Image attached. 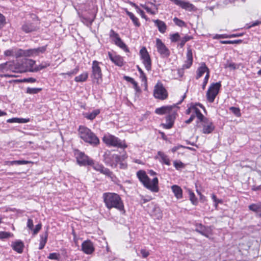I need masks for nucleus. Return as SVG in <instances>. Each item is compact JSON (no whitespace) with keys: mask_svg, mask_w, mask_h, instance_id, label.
Here are the masks:
<instances>
[{"mask_svg":"<svg viewBox=\"0 0 261 261\" xmlns=\"http://www.w3.org/2000/svg\"><path fill=\"white\" fill-rule=\"evenodd\" d=\"M102 197L108 209L115 208L120 211L124 210L123 201L118 194L115 193H104Z\"/></svg>","mask_w":261,"mask_h":261,"instance_id":"nucleus-1","label":"nucleus"},{"mask_svg":"<svg viewBox=\"0 0 261 261\" xmlns=\"http://www.w3.org/2000/svg\"><path fill=\"white\" fill-rule=\"evenodd\" d=\"M137 176L140 182L147 189L153 192H158L159 190L158 186L159 180L157 177H154L150 181V178L143 170H139L137 173Z\"/></svg>","mask_w":261,"mask_h":261,"instance_id":"nucleus-2","label":"nucleus"},{"mask_svg":"<svg viewBox=\"0 0 261 261\" xmlns=\"http://www.w3.org/2000/svg\"><path fill=\"white\" fill-rule=\"evenodd\" d=\"M80 137L85 142L91 146H97L99 144V140L96 135L90 129L84 126H80L79 128Z\"/></svg>","mask_w":261,"mask_h":261,"instance_id":"nucleus-3","label":"nucleus"},{"mask_svg":"<svg viewBox=\"0 0 261 261\" xmlns=\"http://www.w3.org/2000/svg\"><path fill=\"white\" fill-rule=\"evenodd\" d=\"M102 141L108 146L123 149L127 147V145L124 140H121L115 136L109 134L103 136Z\"/></svg>","mask_w":261,"mask_h":261,"instance_id":"nucleus-4","label":"nucleus"},{"mask_svg":"<svg viewBox=\"0 0 261 261\" xmlns=\"http://www.w3.org/2000/svg\"><path fill=\"white\" fill-rule=\"evenodd\" d=\"M221 87V82L213 83L209 87L206 94L207 100L209 102L212 103L214 101L216 97L219 93Z\"/></svg>","mask_w":261,"mask_h":261,"instance_id":"nucleus-5","label":"nucleus"},{"mask_svg":"<svg viewBox=\"0 0 261 261\" xmlns=\"http://www.w3.org/2000/svg\"><path fill=\"white\" fill-rule=\"evenodd\" d=\"M100 64H101V62H98L94 60L92 62V74L91 75V78L96 83L99 84L102 81V74Z\"/></svg>","mask_w":261,"mask_h":261,"instance_id":"nucleus-6","label":"nucleus"},{"mask_svg":"<svg viewBox=\"0 0 261 261\" xmlns=\"http://www.w3.org/2000/svg\"><path fill=\"white\" fill-rule=\"evenodd\" d=\"M140 55L142 62L147 70L151 69V61L150 56L145 47H142L140 50Z\"/></svg>","mask_w":261,"mask_h":261,"instance_id":"nucleus-7","label":"nucleus"},{"mask_svg":"<svg viewBox=\"0 0 261 261\" xmlns=\"http://www.w3.org/2000/svg\"><path fill=\"white\" fill-rule=\"evenodd\" d=\"M110 37L114 42L115 44L126 52H129V49L126 44L122 41L118 33L113 30H111L109 34Z\"/></svg>","mask_w":261,"mask_h":261,"instance_id":"nucleus-8","label":"nucleus"},{"mask_svg":"<svg viewBox=\"0 0 261 261\" xmlns=\"http://www.w3.org/2000/svg\"><path fill=\"white\" fill-rule=\"evenodd\" d=\"M75 155L77 162L80 166L92 165L93 164V160L82 152L77 151Z\"/></svg>","mask_w":261,"mask_h":261,"instance_id":"nucleus-9","label":"nucleus"},{"mask_svg":"<svg viewBox=\"0 0 261 261\" xmlns=\"http://www.w3.org/2000/svg\"><path fill=\"white\" fill-rule=\"evenodd\" d=\"M154 96L155 98L162 100L165 99L167 97V92L162 84L158 83L155 86L154 89Z\"/></svg>","mask_w":261,"mask_h":261,"instance_id":"nucleus-10","label":"nucleus"},{"mask_svg":"<svg viewBox=\"0 0 261 261\" xmlns=\"http://www.w3.org/2000/svg\"><path fill=\"white\" fill-rule=\"evenodd\" d=\"M156 46L158 53L162 58H167L169 56L170 52L162 41L158 38L156 40Z\"/></svg>","mask_w":261,"mask_h":261,"instance_id":"nucleus-11","label":"nucleus"},{"mask_svg":"<svg viewBox=\"0 0 261 261\" xmlns=\"http://www.w3.org/2000/svg\"><path fill=\"white\" fill-rule=\"evenodd\" d=\"M173 4L187 11H195L196 10V8L193 4L186 0H175Z\"/></svg>","mask_w":261,"mask_h":261,"instance_id":"nucleus-12","label":"nucleus"},{"mask_svg":"<svg viewBox=\"0 0 261 261\" xmlns=\"http://www.w3.org/2000/svg\"><path fill=\"white\" fill-rule=\"evenodd\" d=\"M173 4L187 11H195L196 10V8L193 4L186 0H175Z\"/></svg>","mask_w":261,"mask_h":261,"instance_id":"nucleus-13","label":"nucleus"},{"mask_svg":"<svg viewBox=\"0 0 261 261\" xmlns=\"http://www.w3.org/2000/svg\"><path fill=\"white\" fill-rule=\"evenodd\" d=\"M93 168L97 171L100 172L101 173L109 177L112 180L114 181L115 176L113 174L109 169L105 168L102 165L96 164L93 166Z\"/></svg>","mask_w":261,"mask_h":261,"instance_id":"nucleus-14","label":"nucleus"},{"mask_svg":"<svg viewBox=\"0 0 261 261\" xmlns=\"http://www.w3.org/2000/svg\"><path fill=\"white\" fill-rule=\"evenodd\" d=\"M176 114V111L174 110L168 114L166 117V123L163 124L165 128L170 129L172 127Z\"/></svg>","mask_w":261,"mask_h":261,"instance_id":"nucleus-15","label":"nucleus"},{"mask_svg":"<svg viewBox=\"0 0 261 261\" xmlns=\"http://www.w3.org/2000/svg\"><path fill=\"white\" fill-rule=\"evenodd\" d=\"M202 125V132L205 134L211 133L215 129L213 123L208 119H205V121L201 123Z\"/></svg>","mask_w":261,"mask_h":261,"instance_id":"nucleus-16","label":"nucleus"},{"mask_svg":"<svg viewBox=\"0 0 261 261\" xmlns=\"http://www.w3.org/2000/svg\"><path fill=\"white\" fill-rule=\"evenodd\" d=\"M195 230L206 238H208L209 235L212 234V229L211 227L208 226H205L201 224L196 225Z\"/></svg>","mask_w":261,"mask_h":261,"instance_id":"nucleus-17","label":"nucleus"},{"mask_svg":"<svg viewBox=\"0 0 261 261\" xmlns=\"http://www.w3.org/2000/svg\"><path fill=\"white\" fill-rule=\"evenodd\" d=\"M32 69L27 68L24 61H22L21 63H17L14 65L13 71L17 73H22L27 71H30Z\"/></svg>","mask_w":261,"mask_h":261,"instance_id":"nucleus-18","label":"nucleus"},{"mask_svg":"<svg viewBox=\"0 0 261 261\" xmlns=\"http://www.w3.org/2000/svg\"><path fill=\"white\" fill-rule=\"evenodd\" d=\"M176 105L172 106H163L155 109V113L158 115H164L165 114H169L173 111V109L176 108Z\"/></svg>","mask_w":261,"mask_h":261,"instance_id":"nucleus-19","label":"nucleus"},{"mask_svg":"<svg viewBox=\"0 0 261 261\" xmlns=\"http://www.w3.org/2000/svg\"><path fill=\"white\" fill-rule=\"evenodd\" d=\"M82 249L86 254H90L94 250L92 243L89 241H85L82 244Z\"/></svg>","mask_w":261,"mask_h":261,"instance_id":"nucleus-20","label":"nucleus"},{"mask_svg":"<svg viewBox=\"0 0 261 261\" xmlns=\"http://www.w3.org/2000/svg\"><path fill=\"white\" fill-rule=\"evenodd\" d=\"M46 47L47 45H45L36 48L28 49V57H33L43 54L46 50Z\"/></svg>","mask_w":261,"mask_h":261,"instance_id":"nucleus-21","label":"nucleus"},{"mask_svg":"<svg viewBox=\"0 0 261 261\" xmlns=\"http://www.w3.org/2000/svg\"><path fill=\"white\" fill-rule=\"evenodd\" d=\"M21 29L26 33H29L37 30V25L33 22L29 21L25 22L22 25Z\"/></svg>","mask_w":261,"mask_h":261,"instance_id":"nucleus-22","label":"nucleus"},{"mask_svg":"<svg viewBox=\"0 0 261 261\" xmlns=\"http://www.w3.org/2000/svg\"><path fill=\"white\" fill-rule=\"evenodd\" d=\"M113 155H114V154H112L111 152L109 150L106 151L103 155V160L105 164L107 165L110 166L112 167H113L114 166V163L113 162Z\"/></svg>","mask_w":261,"mask_h":261,"instance_id":"nucleus-23","label":"nucleus"},{"mask_svg":"<svg viewBox=\"0 0 261 261\" xmlns=\"http://www.w3.org/2000/svg\"><path fill=\"white\" fill-rule=\"evenodd\" d=\"M11 247L14 251L18 253H21L23 252L24 245L22 241L17 240L12 243Z\"/></svg>","mask_w":261,"mask_h":261,"instance_id":"nucleus-24","label":"nucleus"},{"mask_svg":"<svg viewBox=\"0 0 261 261\" xmlns=\"http://www.w3.org/2000/svg\"><path fill=\"white\" fill-rule=\"evenodd\" d=\"M110 59L116 66L122 67L123 65V59L119 56H113L110 52L108 54Z\"/></svg>","mask_w":261,"mask_h":261,"instance_id":"nucleus-25","label":"nucleus"},{"mask_svg":"<svg viewBox=\"0 0 261 261\" xmlns=\"http://www.w3.org/2000/svg\"><path fill=\"white\" fill-rule=\"evenodd\" d=\"M186 56L187 61H186L185 64L183 65V67L184 68H186V69H188L191 67L193 63L192 50L190 47L187 48Z\"/></svg>","mask_w":261,"mask_h":261,"instance_id":"nucleus-26","label":"nucleus"},{"mask_svg":"<svg viewBox=\"0 0 261 261\" xmlns=\"http://www.w3.org/2000/svg\"><path fill=\"white\" fill-rule=\"evenodd\" d=\"M207 72H210L209 69L207 67L204 63H202L201 66L198 68L197 70V75L196 76V79H198L201 77L205 72H206L207 73Z\"/></svg>","mask_w":261,"mask_h":261,"instance_id":"nucleus-27","label":"nucleus"},{"mask_svg":"<svg viewBox=\"0 0 261 261\" xmlns=\"http://www.w3.org/2000/svg\"><path fill=\"white\" fill-rule=\"evenodd\" d=\"M171 190L174 194V196L177 199H181L182 197V190L181 188L177 185H173L171 187Z\"/></svg>","mask_w":261,"mask_h":261,"instance_id":"nucleus-28","label":"nucleus"},{"mask_svg":"<svg viewBox=\"0 0 261 261\" xmlns=\"http://www.w3.org/2000/svg\"><path fill=\"white\" fill-rule=\"evenodd\" d=\"M151 215L157 219H160L162 217V213L160 208L154 205L151 212Z\"/></svg>","mask_w":261,"mask_h":261,"instance_id":"nucleus-29","label":"nucleus"},{"mask_svg":"<svg viewBox=\"0 0 261 261\" xmlns=\"http://www.w3.org/2000/svg\"><path fill=\"white\" fill-rule=\"evenodd\" d=\"M30 121L29 118H13L8 119L7 122L8 123H25L30 122Z\"/></svg>","mask_w":261,"mask_h":261,"instance_id":"nucleus-30","label":"nucleus"},{"mask_svg":"<svg viewBox=\"0 0 261 261\" xmlns=\"http://www.w3.org/2000/svg\"><path fill=\"white\" fill-rule=\"evenodd\" d=\"M155 23L158 28L159 31L161 33H164L166 32V25L163 21L158 19L155 21Z\"/></svg>","mask_w":261,"mask_h":261,"instance_id":"nucleus-31","label":"nucleus"},{"mask_svg":"<svg viewBox=\"0 0 261 261\" xmlns=\"http://www.w3.org/2000/svg\"><path fill=\"white\" fill-rule=\"evenodd\" d=\"M88 77V73L85 72L79 76H76L74 78V81L76 82H84L87 81Z\"/></svg>","mask_w":261,"mask_h":261,"instance_id":"nucleus-32","label":"nucleus"},{"mask_svg":"<svg viewBox=\"0 0 261 261\" xmlns=\"http://www.w3.org/2000/svg\"><path fill=\"white\" fill-rule=\"evenodd\" d=\"M28 49L23 50L22 49H18L14 51V56L16 58L20 57H28Z\"/></svg>","mask_w":261,"mask_h":261,"instance_id":"nucleus-33","label":"nucleus"},{"mask_svg":"<svg viewBox=\"0 0 261 261\" xmlns=\"http://www.w3.org/2000/svg\"><path fill=\"white\" fill-rule=\"evenodd\" d=\"M158 154L162 159V162L167 165H170V161L167 155L162 151H159Z\"/></svg>","mask_w":261,"mask_h":261,"instance_id":"nucleus-34","label":"nucleus"},{"mask_svg":"<svg viewBox=\"0 0 261 261\" xmlns=\"http://www.w3.org/2000/svg\"><path fill=\"white\" fill-rule=\"evenodd\" d=\"M29 162L24 160H18L12 161H6L5 165L11 166L14 165H25L27 164Z\"/></svg>","mask_w":261,"mask_h":261,"instance_id":"nucleus-35","label":"nucleus"},{"mask_svg":"<svg viewBox=\"0 0 261 261\" xmlns=\"http://www.w3.org/2000/svg\"><path fill=\"white\" fill-rule=\"evenodd\" d=\"M81 21L87 27H90L94 20V17H80Z\"/></svg>","mask_w":261,"mask_h":261,"instance_id":"nucleus-36","label":"nucleus"},{"mask_svg":"<svg viewBox=\"0 0 261 261\" xmlns=\"http://www.w3.org/2000/svg\"><path fill=\"white\" fill-rule=\"evenodd\" d=\"M261 208V203L258 202L257 203H252L248 206V208L249 210L255 213H257V212Z\"/></svg>","mask_w":261,"mask_h":261,"instance_id":"nucleus-37","label":"nucleus"},{"mask_svg":"<svg viewBox=\"0 0 261 261\" xmlns=\"http://www.w3.org/2000/svg\"><path fill=\"white\" fill-rule=\"evenodd\" d=\"M50 65L49 63L46 62H43L40 64L39 65L34 67V69H32L31 70V72H37L39 70H41L43 69H44Z\"/></svg>","mask_w":261,"mask_h":261,"instance_id":"nucleus-38","label":"nucleus"},{"mask_svg":"<svg viewBox=\"0 0 261 261\" xmlns=\"http://www.w3.org/2000/svg\"><path fill=\"white\" fill-rule=\"evenodd\" d=\"M100 113V111L98 109L94 110L92 112L87 114L85 116L88 119L93 120L94 119L96 116H97Z\"/></svg>","mask_w":261,"mask_h":261,"instance_id":"nucleus-39","label":"nucleus"},{"mask_svg":"<svg viewBox=\"0 0 261 261\" xmlns=\"http://www.w3.org/2000/svg\"><path fill=\"white\" fill-rule=\"evenodd\" d=\"M190 200L192 203L194 205H197L198 203L197 198L196 197L195 194L190 190H188Z\"/></svg>","mask_w":261,"mask_h":261,"instance_id":"nucleus-40","label":"nucleus"},{"mask_svg":"<svg viewBox=\"0 0 261 261\" xmlns=\"http://www.w3.org/2000/svg\"><path fill=\"white\" fill-rule=\"evenodd\" d=\"M42 90V88H30L28 87L27 89L26 93L30 94H35L39 93Z\"/></svg>","mask_w":261,"mask_h":261,"instance_id":"nucleus-41","label":"nucleus"},{"mask_svg":"<svg viewBox=\"0 0 261 261\" xmlns=\"http://www.w3.org/2000/svg\"><path fill=\"white\" fill-rule=\"evenodd\" d=\"M13 236V234L11 232L6 231H0V239L1 240L12 237Z\"/></svg>","mask_w":261,"mask_h":261,"instance_id":"nucleus-42","label":"nucleus"},{"mask_svg":"<svg viewBox=\"0 0 261 261\" xmlns=\"http://www.w3.org/2000/svg\"><path fill=\"white\" fill-rule=\"evenodd\" d=\"M261 24V20H255L249 23L246 24L244 28L246 29H249L252 27H254Z\"/></svg>","mask_w":261,"mask_h":261,"instance_id":"nucleus-43","label":"nucleus"},{"mask_svg":"<svg viewBox=\"0 0 261 261\" xmlns=\"http://www.w3.org/2000/svg\"><path fill=\"white\" fill-rule=\"evenodd\" d=\"M195 117L198 119V120L196 121L197 127L199 126L198 125L199 122L202 123L205 121V119H208L207 118L205 117L201 113H199L198 115H196Z\"/></svg>","mask_w":261,"mask_h":261,"instance_id":"nucleus-44","label":"nucleus"},{"mask_svg":"<svg viewBox=\"0 0 261 261\" xmlns=\"http://www.w3.org/2000/svg\"><path fill=\"white\" fill-rule=\"evenodd\" d=\"M25 64L27 65V68L30 69H34L33 66L35 64V61L32 60L25 59Z\"/></svg>","mask_w":261,"mask_h":261,"instance_id":"nucleus-45","label":"nucleus"},{"mask_svg":"<svg viewBox=\"0 0 261 261\" xmlns=\"http://www.w3.org/2000/svg\"><path fill=\"white\" fill-rule=\"evenodd\" d=\"M229 110L236 116H237V117L241 116V114L240 112V110L239 108L231 107L229 108Z\"/></svg>","mask_w":261,"mask_h":261,"instance_id":"nucleus-46","label":"nucleus"},{"mask_svg":"<svg viewBox=\"0 0 261 261\" xmlns=\"http://www.w3.org/2000/svg\"><path fill=\"white\" fill-rule=\"evenodd\" d=\"M138 70L140 74V78L142 79V81L144 82L145 84L147 83V78L145 75V74L144 73L143 71L142 70V69L139 67L137 66Z\"/></svg>","mask_w":261,"mask_h":261,"instance_id":"nucleus-47","label":"nucleus"},{"mask_svg":"<svg viewBox=\"0 0 261 261\" xmlns=\"http://www.w3.org/2000/svg\"><path fill=\"white\" fill-rule=\"evenodd\" d=\"M191 39H192V37L191 36H185L181 39L180 42L179 43V45L180 46V47H182L185 45V43L187 41L191 40Z\"/></svg>","mask_w":261,"mask_h":261,"instance_id":"nucleus-48","label":"nucleus"},{"mask_svg":"<svg viewBox=\"0 0 261 261\" xmlns=\"http://www.w3.org/2000/svg\"><path fill=\"white\" fill-rule=\"evenodd\" d=\"M47 258L50 259L59 260L60 258V254L58 253H51L49 254Z\"/></svg>","mask_w":261,"mask_h":261,"instance_id":"nucleus-49","label":"nucleus"},{"mask_svg":"<svg viewBox=\"0 0 261 261\" xmlns=\"http://www.w3.org/2000/svg\"><path fill=\"white\" fill-rule=\"evenodd\" d=\"M170 39L172 42H175L180 39V35L178 33L170 35Z\"/></svg>","mask_w":261,"mask_h":261,"instance_id":"nucleus-50","label":"nucleus"},{"mask_svg":"<svg viewBox=\"0 0 261 261\" xmlns=\"http://www.w3.org/2000/svg\"><path fill=\"white\" fill-rule=\"evenodd\" d=\"M173 165L174 167L177 169L179 170L185 167L184 163L180 161H175L173 162Z\"/></svg>","mask_w":261,"mask_h":261,"instance_id":"nucleus-51","label":"nucleus"},{"mask_svg":"<svg viewBox=\"0 0 261 261\" xmlns=\"http://www.w3.org/2000/svg\"><path fill=\"white\" fill-rule=\"evenodd\" d=\"M173 21L174 23L178 26L182 27H186V23L185 22L179 19L177 17H174L173 19Z\"/></svg>","mask_w":261,"mask_h":261,"instance_id":"nucleus-52","label":"nucleus"},{"mask_svg":"<svg viewBox=\"0 0 261 261\" xmlns=\"http://www.w3.org/2000/svg\"><path fill=\"white\" fill-rule=\"evenodd\" d=\"M48 238V232L46 231L43 234L40 236V242L42 243L44 242L46 244Z\"/></svg>","mask_w":261,"mask_h":261,"instance_id":"nucleus-53","label":"nucleus"},{"mask_svg":"<svg viewBox=\"0 0 261 261\" xmlns=\"http://www.w3.org/2000/svg\"><path fill=\"white\" fill-rule=\"evenodd\" d=\"M120 156L119 155L115 154L113 155V163L114 166L113 168L116 167L117 164L120 162Z\"/></svg>","mask_w":261,"mask_h":261,"instance_id":"nucleus-54","label":"nucleus"},{"mask_svg":"<svg viewBox=\"0 0 261 261\" xmlns=\"http://www.w3.org/2000/svg\"><path fill=\"white\" fill-rule=\"evenodd\" d=\"M21 82L23 83H35L36 82V79L33 77L24 78L20 80Z\"/></svg>","mask_w":261,"mask_h":261,"instance_id":"nucleus-55","label":"nucleus"},{"mask_svg":"<svg viewBox=\"0 0 261 261\" xmlns=\"http://www.w3.org/2000/svg\"><path fill=\"white\" fill-rule=\"evenodd\" d=\"M42 227V225L41 223H39L36 225L35 228H33V233L34 235H35L38 233V232L40 231Z\"/></svg>","mask_w":261,"mask_h":261,"instance_id":"nucleus-56","label":"nucleus"},{"mask_svg":"<svg viewBox=\"0 0 261 261\" xmlns=\"http://www.w3.org/2000/svg\"><path fill=\"white\" fill-rule=\"evenodd\" d=\"M210 77V74H209V72H207V73H206V75L205 76V77H204V81H203V84H202V89L204 90L205 88V86L208 82V79Z\"/></svg>","mask_w":261,"mask_h":261,"instance_id":"nucleus-57","label":"nucleus"},{"mask_svg":"<svg viewBox=\"0 0 261 261\" xmlns=\"http://www.w3.org/2000/svg\"><path fill=\"white\" fill-rule=\"evenodd\" d=\"M140 253L143 258H146L150 254L149 251L145 249H142Z\"/></svg>","mask_w":261,"mask_h":261,"instance_id":"nucleus-58","label":"nucleus"},{"mask_svg":"<svg viewBox=\"0 0 261 261\" xmlns=\"http://www.w3.org/2000/svg\"><path fill=\"white\" fill-rule=\"evenodd\" d=\"M27 227L29 229L32 230L34 228L33 221L31 219H29L27 222Z\"/></svg>","mask_w":261,"mask_h":261,"instance_id":"nucleus-59","label":"nucleus"},{"mask_svg":"<svg viewBox=\"0 0 261 261\" xmlns=\"http://www.w3.org/2000/svg\"><path fill=\"white\" fill-rule=\"evenodd\" d=\"M214 39H220V38H229V35L227 34H217L214 37Z\"/></svg>","mask_w":261,"mask_h":261,"instance_id":"nucleus-60","label":"nucleus"},{"mask_svg":"<svg viewBox=\"0 0 261 261\" xmlns=\"http://www.w3.org/2000/svg\"><path fill=\"white\" fill-rule=\"evenodd\" d=\"M130 18L136 27H139L140 25L138 17H130Z\"/></svg>","mask_w":261,"mask_h":261,"instance_id":"nucleus-61","label":"nucleus"},{"mask_svg":"<svg viewBox=\"0 0 261 261\" xmlns=\"http://www.w3.org/2000/svg\"><path fill=\"white\" fill-rule=\"evenodd\" d=\"M230 68L232 69H236L237 68V65L234 63H228L225 65V68Z\"/></svg>","mask_w":261,"mask_h":261,"instance_id":"nucleus-62","label":"nucleus"},{"mask_svg":"<svg viewBox=\"0 0 261 261\" xmlns=\"http://www.w3.org/2000/svg\"><path fill=\"white\" fill-rule=\"evenodd\" d=\"M4 55L6 56H14V51L13 50L8 49L5 51Z\"/></svg>","mask_w":261,"mask_h":261,"instance_id":"nucleus-63","label":"nucleus"},{"mask_svg":"<svg viewBox=\"0 0 261 261\" xmlns=\"http://www.w3.org/2000/svg\"><path fill=\"white\" fill-rule=\"evenodd\" d=\"M132 4L133 6H134L135 7L136 9L139 12V13L141 15V16H145L143 10L140 9L135 4L132 3Z\"/></svg>","mask_w":261,"mask_h":261,"instance_id":"nucleus-64","label":"nucleus"}]
</instances>
